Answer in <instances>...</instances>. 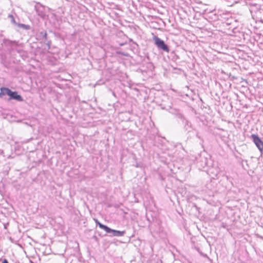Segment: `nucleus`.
Returning <instances> with one entry per match:
<instances>
[{
	"mask_svg": "<svg viewBox=\"0 0 263 263\" xmlns=\"http://www.w3.org/2000/svg\"><path fill=\"white\" fill-rule=\"evenodd\" d=\"M36 37L38 40L44 42L49 48L51 42L47 39V34L45 30H43L39 32L36 34Z\"/></svg>",
	"mask_w": 263,
	"mask_h": 263,
	"instance_id": "2",
	"label": "nucleus"
},
{
	"mask_svg": "<svg viewBox=\"0 0 263 263\" xmlns=\"http://www.w3.org/2000/svg\"><path fill=\"white\" fill-rule=\"evenodd\" d=\"M34 9L39 15L42 16L43 15L44 7L43 6L40 5L39 3H37L34 6Z\"/></svg>",
	"mask_w": 263,
	"mask_h": 263,
	"instance_id": "6",
	"label": "nucleus"
},
{
	"mask_svg": "<svg viewBox=\"0 0 263 263\" xmlns=\"http://www.w3.org/2000/svg\"><path fill=\"white\" fill-rule=\"evenodd\" d=\"M252 137L253 138V141L255 143V145L257 146L258 148L262 151L263 150V142L259 138V137L255 135H252Z\"/></svg>",
	"mask_w": 263,
	"mask_h": 263,
	"instance_id": "3",
	"label": "nucleus"
},
{
	"mask_svg": "<svg viewBox=\"0 0 263 263\" xmlns=\"http://www.w3.org/2000/svg\"><path fill=\"white\" fill-rule=\"evenodd\" d=\"M7 44L8 46H10L12 49H15L17 52L21 53V50L14 48V46H17L19 45L18 42L16 41L7 40Z\"/></svg>",
	"mask_w": 263,
	"mask_h": 263,
	"instance_id": "5",
	"label": "nucleus"
},
{
	"mask_svg": "<svg viewBox=\"0 0 263 263\" xmlns=\"http://www.w3.org/2000/svg\"><path fill=\"white\" fill-rule=\"evenodd\" d=\"M95 222L99 226V227L104 230V231L106 232H108V231L110 230V228H108V227L102 224L101 223H100L97 219H95Z\"/></svg>",
	"mask_w": 263,
	"mask_h": 263,
	"instance_id": "9",
	"label": "nucleus"
},
{
	"mask_svg": "<svg viewBox=\"0 0 263 263\" xmlns=\"http://www.w3.org/2000/svg\"><path fill=\"white\" fill-rule=\"evenodd\" d=\"M107 233H112V235L115 236H122L125 234L124 231H120L113 230L110 228V230L106 232Z\"/></svg>",
	"mask_w": 263,
	"mask_h": 263,
	"instance_id": "7",
	"label": "nucleus"
},
{
	"mask_svg": "<svg viewBox=\"0 0 263 263\" xmlns=\"http://www.w3.org/2000/svg\"><path fill=\"white\" fill-rule=\"evenodd\" d=\"M17 25L20 28H23L24 29H25V30H29L30 28V26L29 25L24 24H17Z\"/></svg>",
	"mask_w": 263,
	"mask_h": 263,
	"instance_id": "10",
	"label": "nucleus"
},
{
	"mask_svg": "<svg viewBox=\"0 0 263 263\" xmlns=\"http://www.w3.org/2000/svg\"><path fill=\"white\" fill-rule=\"evenodd\" d=\"M11 92V90L10 89L6 87H2L1 88L0 97H1L5 95H7L9 97Z\"/></svg>",
	"mask_w": 263,
	"mask_h": 263,
	"instance_id": "8",
	"label": "nucleus"
},
{
	"mask_svg": "<svg viewBox=\"0 0 263 263\" xmlns=\"http://www.w3.org/2000/svg\"><path fill=\"white\" fill-rule=\"evenodd\" d=\"M153 39L156 45L158 48L167 52L169 51V48H168L167 46L165 44L163 41L157 36H154Z\"/></svg>",
	"mask_w": 263,
	"mask_h": 263,
	"instance_id": "1",
	"label": "nucleus"
},
{
	"mask_svg": "<svg viewBox=\"0 0 263 263\" xmlns=\"http://www.w3.org/2000/svg\"><path fill=\"white\" fill-rule=\"evenodd\" d=\"M9 17H10L11 18V22L14 24H16L17 25V24L16 23L15 21V18L14 17V16L12 15H9Z\"/></svg>",
	"mask_w": 263,
	"mask_h": 263,
	"instance_id": "11",
	"label": "nucleus"
},
{
	"mask_svg": "<svg viewBox=\"0 0 263 263\" xmlns=\"http://www.w3.org/2000/svg\"><path fill=\"white\" fill-rule=\"evenodd\" d=\"M2 263H9L8 260L7 259H4L3 260H2Z\"/></svg>",
	"mask_w": 263,
	"mask_h": 263,
	"instance_id": "12",
	"label": "nucleus"
},
{
	"mask_svg": "<svg viewBox=\"0 0 263 263\" xmlns=\"http://www.w3.org/2000/svg\"><path fill=\"white\" fill-rule=\"evenodd\" d=\"M9 100H15L19 102H23L24 101L23 97L20 95H18L17 91H13L12 90L9 96Z\"/></svg>",
	"mask_w": 263,
	"mask_h": 263,
	"instance_id": "4",
	"label": "nucleus"
}]
</instances>
